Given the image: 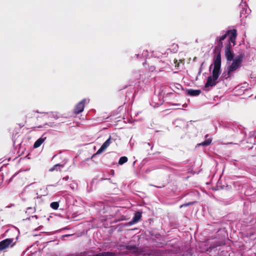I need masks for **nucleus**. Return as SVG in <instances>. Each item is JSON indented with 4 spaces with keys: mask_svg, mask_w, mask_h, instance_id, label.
I'll return each mask as SVG.
<instances>
[{
    "mask_svg": "<svg viewBox=\"0 0 256 256\" xmlns=\"http://www.w3.org/2000/svg\"><path fill=\"white\" fill-rule=\"evenodd\" d=\"M237 30L236 29L228 30L225 34L221 36H218L216 38L215 44H216L214 48V69L212 72V76L208 77L206 82L205 84L206 88L214 86L218 82L217 80L221 73V50L223 46L222 41L228 36L227 42L232 44L234 46L236 44L237 36Z\"/></svg>",
    "mask_w": 256,
    "mask_h": 256,
    "instance_id": "nucleus-1",
    "label": "nucleus"
},
{
    "mask_svg": "<svg viewBox=\"0 0 256 256\" xmlns=\"http://www.w3.org/2000/svg\"><path fill=\"white\" fill-rule=\"evenodd\" d=\"M232 43L226 42L224 47V56L228 62L232 60V64L228 66L226 70L224 71L222 74L221 78L226 80L231 77L234 72L240 68L241 66L243 60V56L242 54L237 56L234 58V52L232 47L234 46Z\"/></svg>",
    "mask_w": 256,
    "mask_h": 256,
    "instance_id": "nucleus-2",
    "label": "nucleus"
},
{
    "mask_svg": "<svg viewBox=\"0 0 256 256\" xmlns=\"http://www.w3.org/2000/svg\"><path fill=\"white\" fill-rule=\"evenodd\" d=\"M15 244L13 238H6L0 242V252H2L10 246L12 247Z\"/></svg>",
    "mask_w": 256,
    "mask_h": 256,
    "instance_id": "nucleus-3",
    "label": "nucleus"
},
{
    "mask_svg": "<svg viewBox=\"0 0 256 256\" xmlns=\"http://www.w3.org/2000/svg\"><path fill=\"white\" fill-rule=\"evenodd\" d=\"M89 101V99L84 98L82 100L75 106L74 110V112L76 114L82 112L84 111L85 104L86 102H88Z\"/></svg>",
    "mask_w": 256,
    "mask_h": 256,
    "instance_id": "nucleus-4",
    "label": "nucleus"
},
{
    "mask_svg": "<svg viewBox=\"0 0 256 256\" xmlns=\"http://www.w3.org/2000/svg\"><path fill=\"white\" fill-rule=\"evenodd\" d=\"M111 142V138L110 136V138L102 144L100 148L96 152V154H99L104 151L110 145Z\"/></svg>",
    "mask_w": 256,
    "mask_h": 256,
    "instance_id": "nucleus-5",
    "label": "nucleus"
},
{
    "mask_svg": "<svg viewBox=\"0 0 256 256\" xmlns=\"http://www.w3.org/2000/svg\"><path fill=\"white\" fill-rule=\"evenodd\" d=\"M46 139V136H45V134H44L42 136L39 138L34 144V148H38L40 146V145L45 141Z\"/></svg>",
    "mask_w": 256,
    "mask_h": 256,
    "instance_id": "nucleus-6",
    "label": "nucleus"
},
{
    "mask_svg": "<svg viewBox=\"0 0 256 256\" xmlns=\"http://www.w3.org/2000/svg\"><path fill=\"white\" fill-rule=\"evenodd\" d=\"M187 94L190 96H198L201 93L200 90L188 89L186 90Z\"/></svg>",
    "mask_w": 256,
    "mask_h": 256,
    "instance_id": "nucleus-7",
    "label": "nucleus"
},
{
    "mask_svg": "<svg viewBox=\"0 0 256 256\" xmlns=\"http://www.w3.org/2000/svg\"><path fill=\"white\" fill-rule=\"evenodd\" d=\"M126 248L134 254L138 252V248L136 246L128 245L126 246Z\"/></svg>",
    "mask_w": 256,
    "mask_h": 256,
    "instance_id": "nucleus-8",
    "label": "nucleus"
},
{
    "mask_svg": "<svg viewBox=\"0 0 256 256\" xmlns=\"http://www.w3.org/2000/svg\"><path fill=\"white\" fill-rule=\"evenodd\" d=\"M64 164H56L50 169V172H54V170L60 171L62 168L64 167Z\"/></svg>",
    "mask_w": 256,
    "mask_h": 256,
    "instance_id": "nucleus-9",
    "label": "nucleus"
},
{
    "mask_svg": "<svg viewBox=\"0 0 256 256\" xmlns=\"http://www.w3.org/2000/svg\"><path fill=\"white\" fill-rule=\"evenodd\" d=\"M142 217V214L140 212H136L134 217L132 221V223H135L138 222Z\"/></svg>",
    "mask_w": 256,
    "mask_h": 256,
    "instance_id": "nucleus-10",
    "label": "nucleus"
},
{
    "mask_svg": "<svg viewBox=\"0 0 256 256\" xmlns=\"http://www.w3.org/2000/svg\"><path fill=\"white\" fill-rule=\"evenodd\" d=\"M212 142V139L211 138H208L206 139L205 141L202 142L201 144H200V146H208Z\"/></svg>",
    "mask_w": 256,
    "mask_h": 256,
    "instance_id": "nucleus-11",
    "label": "nucleus"
},
{
    "mask_svg": "<svg viewBox=\"0 0 256 256\" xmlns=\"http://www.w3.org/2000/svg\"><path fill=\"white\" fill-rule=\"evenodd\" d=\"M128 159V158L126 157V156H122L121 158H120L119 160H118V164L122 165V164H124L126 163V162H127Z\"/></svg>",
    "mask_w": 256,
    "mask_h": 256,
    "instance_id": "nucleus-12",
    "label": "nucleus"
},
{
    "mask_svg": "<svg viewBox=\"0 0 256 256\" xmlns=\"http://www.w3.org/2000/svg\"><path fill=\"white\" fill-rule=\"evenodd\" d=\"M50 207L54 210H57L59 206V203L57 202H52L50 204Z\"/></svg>",
    "mask_w": 256,
    "mask_h": 256,
    "instance_id": "nucleus-13",
    "label": "nucleus"
},
{
    "mask_svg": "<svg viewBox=\"0 0 256 256\" xmlns=\"http://www.w3.org/2000/svg\"><path fill=\"white\" fill-rule=\"evenodd\" d=\"M195 202H188V203H186V204H184L181 205L180 206V208H183V207H186V206H188L194 204Z\"/></svg>",
    "mask_w": 256,
    "mask_h": 256,
    "instance_id": "nucleus-14",
    "label": "nucleus"
},
{
    "mask_svg": "<svg viewBox=\"0 0 256 256\" xmlns=\"http://www.w3.org/2000/svg\"><path fill=\"white\" fill-rule=\"evenodd\" d=\"M218 246H220V244H214L212 246H211L210 247V249H212V248H214L216 247H217Z\"/></svg>",
    "mask_w": 256,
    "mask_h": 256,
    "instance_id": "nucleus-15",
    "label": "nucleus"
},
{
    "mask_svg": "<svg viewBox=\"0 0 256 256\" xmlns=\"http://www.w3.org/2000/svg\"><path fill=\"white\" fill-rule=\"evenodd\" d=\"M150 70H151V71H153L154 70V66H151L150 68Z\"/></svg>",
    "mask_w": 256,
    "mask_h": 256,
    "instance_id": "nucleus-16",
    "label": "nucleus"
},
{
    "mask_svg": "<svg viewBox=\"0 0 256 256\" xmlns=\"http://www.w3.org/2000/svg\"><path fill=\"white\" fill-rule=\"evenodd\" d=\"M16 174H14V175H13V176H12L11 178L10 179V180H12V178H13L14 176H15Z\"/></svg>",
    "mask_w": 256,
    "mask_h": 256,
    "instance_id": "nucleus-17",
    "label": "nucleus"
},
{
    "mask_svg": "<svg viewBox=\"0 0 256 256\" xmlns=\"http://www.w3.org/2000/svg\"><path fill=\"white\" fill-rule=\"evenodd\" d=\"M156 187H157V188H162L164 187V186H156Z\"/></svg>",
    "mask_w": 256,
    "mask_h": 256,
    "instance_id": "nucleus-18",
    "label": "nucleus"
},
{
    "mask_svg": "<svg viewBox=\"0 0 256 256\" xmlns=\"http://www.w3.org/2000/svg\"><path fill=\"white\" fill-rule=\"evenodd\" d=\"M208 134H206V135L205 136L206 138H207V137H208Z\"/></svg>",
    "mask_w": 256,
    "mask_h": 256,
    "instance_id": "nucleus-19",
    "label": "nucleus"
},
{
    "mask_svg": "<svg viewBox=\"0 0 256 256\" xmlns=\"http://www.w3.org/2000/svg\"><path fill=\"white\" fill-rule=\"evenodd\" d=\"M64 178L66 180L68 178V177H66Z\"/></svg>",
    "mask_w": 256,
    "mask_h": 256,
    "instance_id": "nucleus-20",
    "label": "nucleus"
}]
</instances>
